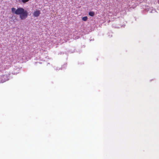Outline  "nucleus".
Instances as JSON below:
<instances>
[{
  "label": "nucleus",
  "instance_id": "obj_1",
  "mask_svg": "<svg viewBox=\"0 0 159 159\" xmlns=\"http://www.w3.org/2000/svg\"><path fill=\"white\" fill-rule=\"evenodd\" d=\"M12 13L20 15V18L21 20L26 19L28 16V13L27 11L22 7L18 8L17 9L13 7L11 9Z\"/></svg>",
  "mask_w": 159,
  "mask_h": 159
},
{
  "label": "nucleus",
  "instance_id": "obj_2",
  "mask_svg": "<svg viewBox=\"0 0 159 159\" xmlns=\"http://www.w3.org/2000/svg\"><path fill=\"white\" fill-rule=\"evenodd\" d=\"M10 75L9 74L3 75L1 76L0 78V81L3 83L5 81H7L9 80V76Z\"/></svg>",
  "mask_w": 159,
  "mask_h": 159
},
{
  "label": "nucleus",
  "instance_id": "obj_3",
  "mask_svg": "<svg viewBox=\"0 0 159 159\" xmlns=\"http://www.w3.org/2000/svg\"><path fill=\"white\" fill-rule=\"evenodd\" d=\"M40 13V11L36 10L33 13V15L34 17H38L39 16Z\"/></svg>",
  "mask_w": 159,
  "mask_h": 159
},
{
  "label": "nucleus",
  "instance_id": "obj_4",
  "mask_svg": "<svg viewBox=\"0 0 159 159\" xmlns=\"http://www.w3.org/2000/svg\"><path fill=\"white\" fill-rule=\"evenodd\" d=\"M89 15L91 16H93L95 15L94 12L93 11H90L89 13Z\"/></svg>",
  "mask_w": 159,
  "mask_h": 159
},
{
  "label": "nucleus",
  "instance_id": "obj_5",
  "mask_svg": "<svg viewBox=\"0 0 159 159\" xmlns=\"http://www.w3.org/2000/svg\"><path fill=\"white\" fill-rule=\"evenodd\" d=\"M87 20L88 17L86 16L83 17L82 18V20L84 21H86Z\"/></svg>",
  "mask_w": 159,
  "mask_h": 159
},
{
  "label": "nucleus",
  "instance_id": "obj_6",
  "mask_svg": "<svg viewBox=\"0 0 159 159\" xmlns=\"http://www.w3.org/2000/svg\"><path fill=\"white\" fill-rule=\"evenodd\" d=\"M29 0H21V2L23 3H25L28 2Z\"/></svg>",
  "mask_w": 159,
  "mask_h": 159
},
{
  "label": "nucleus",
  "instance_id": "obj_7",
  "mask_svg": "<svg viewBox=\"0 0 159 159\" xmlns=\"http://www.w3.org/2000/svg\"><path fill=\"white\" fill-rule=\"evenodd\" d=\"M158 3L159 4V0H158Z\"/></svg>",
  "mask_w": 159,
  "mask_h": 159
}]
</instances>
